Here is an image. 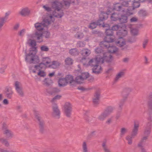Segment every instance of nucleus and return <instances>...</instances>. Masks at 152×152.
Masks as SVG:
<instances>
[{"mask_svg":"<svg viewBox=\"0 0 152 152\" xmlns=\"http://www.w3.org/2000/svg\"><path fill=\"white\" fill-rule=\"evenodd\" d=\"M120 14L113 13L110 16L111 20L113 21L118 20Z\"/></svg>","mask_w":152,"mask_h":152,"instance_id":"nucleus-21","label":"nucleus"},{"mask_svg":"<svg viewBox=\"0 0 152 152\" xmlns=\"http://www.w3.org/2000/svg\"><path fill=\"white\" fill-rule=\"evenodd\" d=\"M120 28V26L118 25H114L112 26L111 28L113 31H117Z\"/></svg>","mask_w":152,"mask_h":152,"instance_id":"nucleus-51","label":"nucleus"},{"mask_svg":"<svg viewBox=\"0 0 152 152\" xmlns=\"http://www.w3.org/2000/svg\"><path fill=\"white\" fill-rule=\"evenodd\" d=\"M126 139L128 141V143L129 144H131L132 143V141L130 139V138L129 137H127L126 138Z\"/></svg>","mask_w":152,"mask_h":152,"instance_id":"nucleus-64","label":"nucleus"},{"mask_svg":"<svg viewBox=\"0 0 152 152\" xmlns=\"http://www.w3.org/2000/svg\"><path fill=\"white\" fill-rule=\"evenodd\" d=\"M85 77V81L91 82L93 81L94 78L93 77Z\"/></svg>","mask_w":152,"mask_h":152,"instance_id":"nucleus-47","label":"nucleus"},{"mask_svg":"<svg viewBox=\"0 0 152 152\" xmlns=\"http://www.w3.org/2000/svg\"><path fill=\"white\" fill-rule=\"evenodd\" d=\"M41 80L44 82L45 84L48 85L52 83L50 77H41Z\"/></svg>","mask_w":152,"mask_h":152,"instance_id":"nucleus-19","label":"nucleus"},{"mask_svg":"<svg viewBox=\"0 0 152 152\" xmlns=\"http://www.w3.org/2000/svg\"><path fill=\"white\" fill-rule=\"evenodd\" d=\"M109 43L104 40L103 41H102L100 42V47L102 48H109V47H110V45Z\"/></svg>","mask_w":152,"mask_h":152,"instance_id":"nucleus-24","label":"nucleus"},{"mask_svg":"<svg viewBox=\"0 0 152 152\" xmlns=\"http://www.w3.org/2000/svg\"><path fill=\"white\" fill-rule=\"evenodd\" d=\"M46 66L42 65H40V63L38 65H35L34 67L38 71L37 73V75L39 76H46V74L44 71L41 70L43 67H45Z\"/></svg>","mask_w":152,"mask_h":152,"instance_id":"nucleus-11","label":"nucleus"},{"mask_svg":"<svg viewBox=\"0 0 152 152\" xmlns=\"http://www.w3.org/2000/svg\"><path fill=\"white\" fill-rule=\"evenodd\" d=\"M3 102L4 104L5 105H7L9 104V101L8 100L5 99L3 100Z\"/></svg>","mask_w":152,"mask_h":152,"instance_id":"nucleus-58","label":"nucleus"},{"mask_svg":"<svg viewBox=\"0 0 152 152\" xmlns=\"http://www.w3.org/2000/svg\"><path fill=\"white\" fill-rule=\"evenodd\" d=\"M73 60L70 58L68 57L66 58L65 60V64L67 65H71L73 64Z\"/></svg>","mask_w":152,"mask_h":152,"instance_id":"nucleus-30","label":"nucleus"},{"mask_svg":"<svg viewBox=\"0 0 152 152\" xmlns=\"http://www.w3.org/2000/svg\"><path fill=\"white\" fill-rule=\"evenodd\" d=\"M107 115L105 113H103L101 114L99 116V119L100 120H104L107 116Z\"/></svg>","mask_w":152,"mask_h":152,"instance_id":"nucleus-49","label":"nucleus"},{"mask_svg":"<svg viewBox=\"0 0 152 152\" xmlns=\"http://www.w3.org/2000/svg\"><path fill=\"white\" fill-rule=\"evenodd\" d=\"M102 47L97 48L95 50L96 53L98 54L102 53L104 54V50Z\"/></svg>","mask_w":152,"mask_h":152,"instance_id":"nucleus-38","label":"nucleus"},{"mask_svg":"<svg viewBox=\"0 0 152 152\" xmlns=\"http://www.w3.org/2000/svg\"><path fill=\"white\" fill-rule=\"evenodd\" d=\"M100 93L99 91H96L95 92L94 98L93 99V102L95 104L98 103L100 98Z\"/></svg>","mask_w":152,"mask_h":152,"instance_id":"nucleus-17","label":"nucleus"},{"mask_svg":"<svg viewBox=\"0 0 152 152\" xmlns=\"http://www.w3.org/2000/svg\"><path fill=\"white\" fill-rule=\"evenodd\" d=\"M137 18L134 17H132L130 20V21L131 23L137 22Z\"/></svg>","mask_w":152,"mask_h":152,"instance_id":"nucleus-57","label":"nucleus"},{"mask_svg":"<svg viewBox=\"0 0 152 152\" xmlns=\"http://www.w3.org/2000/svg\"><path fill=\"white\" fill-rule=\"evenodd\" d=\"M49 66L53 69H56L58 66V63L56 61H53L49 65Z\"/></svg>","mask_w":152,"mask_h":152,"instance_id":"nucleus-34","label":"nucleus"},{"mask_svg":"<svg viewBox=\"0 0 152 152\" xmlns=\"http://www.w3.org/2000/svg\"><path fill=\"white\" fill-rule=\"evenodd\" d=\"M9 15V14L7 12L6 13L5 16L2 17H0V19L1 20L4 21L5 22V20H7L8 19V16Z\"/></svg>","mask_w":152,"mask_h":152,"instance_id":"nucleus-50","label":"nucleus"},{"mask_svg":"<svg viewBox=\"0 0 152 152\" xmlns=\"http://www.w3.org/2000/svg\"><path fill=\"white\" fill-rule=\"evenodd\" d=\"M52 115L55 118H58L60 115V112L56 105H55L53 107V111Z\"/></svg>","mask_w":152,"mask_h":152,"instance_id":"nucleus-12","label":"nucleus"},{"mask_svg":"<svg viewBox=\"0 0 152 152\" xmlns=\"http://www.w3.org/2000/svg\"><path fill=\"white\" fill-rule=\"evenodd\" d=\"M124 75V72L122 71L119 72L116 76H122Z\"/></svg>","mask_w":152,"mask_h":152,"instance_id":"nucleus-62","label":"nucleus"},{"mask_svg":"<svg viewBox=\"0 0 152 152\" xmlns=\"http://www.w3.org/2000/svg\"><path fill=\"white\" fill-rule=\"evenodd\" d=\"M1 66L0 68V73H3L5 72V70L6 69L7 65L6 64H1Z\"/></svg>","mask_w":152,"mask_h":152,"instance_id":"nucleus-37","label":"nucleus"},{"mask_svg":"<svg viewBox=\"0 0 152 152\" xmlns=\"http://www.w3.org/2000/svg\"><path fill=\"white\" fill-rule=\"evenodd\" d=\"M0 141L2 142L6 146H8L9 145V143L8 142L4 139H1L0 140Z\"/></svg>","mask_w":152,"mask_h":152,"instance_id":"nucleus-52","label":"nucleus"},{"mask_svg":"<svg viewBox=\"0 0 152 152\" xmlns=\"http://www.w3.org/2000/svg\"><path fill=\"white\" fill-rule=\"evenodd\" d=\"M15 90L18 94L20 96H23L24 95V92L20 83L18 81H16L15 83Z\"/></svg>","mask_w":152,"mask_h":152,"instance_id":"nucleus-9","label":"nucleus"},{"mask_svg":"<svg viewBox=\"0 0 152 152\" xmlns=\"http://www.w3.org/2000/svg\"><path fill=\"white\" fill-rule=\"evenodd\" d=\"M4 134H6L7 137L12 136V132L8 129H5L4 130Z\"/></svg>","mask_w":152,"mask_h":152,"instance_id":"nucleus-35","label":"nucleus"},{"mask_svg":"<svg viewBox=\"0 0 152 152\" xmlns=\"http://www.w3.org/2000/svg\"><path fill=\"white\" fill-rule=\"evenodd\" d=\"M41 51L47 52L49 51V48L48 46L45 45H42L40 48Z\"/></svg>","mask_w":152,"mask_h":152,"instance_id":"nucleus-45","label":"nucleus"},{"mask_svg":"<svg viewBox=\"0 0 152 152\" xmlns=\"http://www.w3.org/2000/svg\"><path fill=\"white\" fill-rule=\"evenodd\" d=\"M115 43L117 46L121 47V50H127L128 48V46L126 45L125 46H124L126 45V42L123 40V39H120L115 41Z\"/></svg>","mask_w":152,"mask_h":152,"instance_id":"nucleus-10","label":"nucleus"},{"mask_svg":"<svg viewBox=\"0 0 152 152\" xmlns=\"http://www.w3.org/2000/svg\"><path fill=\"white\" fill-rule=\"evenodd\" d=\"M42 23L43 24V26L45 27L47 26L50 24V22L48 19H44L43 20Z\"/></svg>","mask_w":152,"mask_h":152,"instance_id":"nucleus-39","label":"nucleus"},{"mask_svg":"<svg viewBox=\"0 0 152 152\" xmlns=\"http://www.w3.org/2000/svg\"><path fill=\"white\" fill-rule=\"evenodd\" d=\"M124 28L121 27V29L119 30L117 32V34L121 36L119 37V39H122L123 37L125 36L127 34L128 32L126 30V27L125 25H124Z\"/></svg>","mask_w":152,"mask_h":152,"instance_id":"nucleus-13","label":"nucleus"},{"mask_svg":"<svg viewBox=\"0 0 152 152\" xmlns=\"http://www.w3.org/2000/svg\"><path fill=\"white\" fill-rule=\"evenodd\" d=\"M83 34L82 32H77L75 35V37H77L78 39H80L84 37Z\"/></svg>","mask_w":152,"mask_h":152,"instance_id":"nucleus-40","label":"nucleus"},{"mask_svg":"<svg viewBox=\"0 0 152 152\" xmlns=\"http://www.w3.org/2000/svg\"><path fill=\"white\" fill-rule=\"evenodd\" d=\"M64 4L66 6H70V3L67 1H64Z\"/></svg>","mask_w":152,"mask_h":152,"instance_id":"nucleus-60","label":"nucleus"},{"mask_svg":"<svg viewBox=\"0 0 152 152\" xmlns=\"http://www.w3.org/2000/svg\"><path fill=\"white\" fill-rule=\"evenodd\" d=\"M131 32L132 34L134 36H137L138 34V30L135 28L131 29Z\"/></svg>","mask_w":152,"mask_h":152,"instance_id":"nucleus-42","label":"nucleus"},{"mask_svg":"<svg viewBox=\"0 0 152 152\" xmlns=\"http://www.w3.org/2000/svg\"><path fill=\"white\" fill-rule=\"evenodd\" d=\"M43 34V36L45 37L46 38H49L50 37V33L48 31H45Z\"/></svg>","mask_w":152,"mask_h":152,"instance_id":"nucleus-43","label":"nucleus"},{"mask_svg":"<svg viewBox=\"0 0 152 152\" xmlns=\"http://www.w3.org/2000/svg\"><path fill=\"white\" fill-rule=\"evenodd\" d=\"M63 109L65 115L67 117L71 116L72 110V104L69 102H65L63 105Z\"/></svg>","mask_w":152,"mask_h":152,"instance_id":"nucleus-5","label":"nucleus"},{"mask_svg":"<svg viewBox=\"0 0 152 152\" xmlns=\"http://www.w3.org/2000/svg\"><path fill=\"white\" fill-rule=\"evenodd\" d=\"M30 42L29 43V45L31 47H36L37 45L36 42L35 40L34 39H29Z\"/></svg>","mask_w":152,"mask_h":152,"instance_id":"nucleus-36","label":"nucleus"},{"mask_svg":"<svg viewBox=\"0 0 152 152\" xmlns=\"http://www.w3.org/2000/svg\"><path fill=\"white\" fill-rule=\"evenodd\" d=\"M85 44L83 42L79 41L77 43V45L79 47H83L85 46Z\"/></svg>","mask_w":152,"mask_h":152,"instance_id":"nucleus-54","label":"nucleus"},{"mask_svg":"<svg viewBox=\"0 0 152 152\" xmlns=\"http://www.w3.org/2000/svg\"><path fill=\"white\" fill-rule=\"evenodd\" d=\"M133 2L132 6L134 9L136 8L139 7L140 4L139 2L138 1H135L134 0L132 1Z\"/></svg>","mask_w":152,"mask_h":152,"instance_id":"nucleus-31","label":"nucleus"},{"mask_svg":"<svg viewBox=\"0 0 152 152\" xmlns=\"http://www.w3.org/2000/svg\"><path fill=\"white\" fill-rule=\"evenodd\" d=\"M58 0H53L51 2L52 7L54 9L53 11L52 15L54 17L61 18L64 14L63 10H61L63 5L62 3L58 1Z\"/></svg>","mask_w":152,"mask_h":152,"instance_id":"nucleus-3","label":"nucleus"},{"mask_svg":"<svg viewBox=\"0 0 152 152\" xmlns=\"http://www.w3.org/2000/svg\"><path fill=\"white\" fill-rule=\"evenodd\" d=\"M126 131V129L124 128H122L121 129V132L122 134H124Z\"/></svg>","mask_w":152,"mask_h":152,"instance_id":"nucleus-63","label":"nucleus"},{"mask_svg":"<svg viewBox=\"0 0 152 152\" xmlns=\"http://www.w3.org/2000/svg\"><path fill=\"white\" fill-rule=\"evenodd\" d=\"M43 7L45 10L48 12H50L51 11V8L50 7H46L45 5H44Z\"/></svg>","mask_w":152,"mask_h":152,"instance_id":"nucleus-56","label":"nucleus"},{"mask_svg":"<svg viewBox=\"0 0 152 152\" xmlns=\"http://www.w3.org/2000/svg\"><path fill=\"white\" fill-rule=\"evenodd\" d=\"M104 21L102 18H101L99 16V19L96 21L90 23L88 27L91 29H93L95 28L97 26H100L102 25V23H103V24L102 25L103 27H108L109 26V25L108 24H104Z\"/></svg>","mask_w":152,"mask_h":152,"instance_id":"nucleus-6","label":"nucleus"},{"mask_svg":"<svg viewBox=\"0 0 152 152\" xmlns=\"http://www.w3.org/2000/svg\"><path fill=\"white\" fill-rule=\"evenodd\" d=\"M19 26V24L18 23L16 24L13 27V29L15 30H17L18 29Z\"/></svg>","mask_w":152,"mask_h":152,"instance_id":"nucleus-61","label":"nucleus"},{"mask_svg":"<svg viewBox=\"0 0 152 152\" xmlns=\"http://www.w3.org/2000/svg\"><path fill=\"white\" fill-rule=\"evenodd\" d=\"M89 51L88 49H84L81 51V54L83 56H87L89 55Z\"/></svg>","mask_w":152,"mask_h":152,"instance_id":"nucleus-33","label":"nucleus"},{"mask_svg":"<svg viewBox=\"0 0 152 152\" xmlns=\"http://www.w3.org/2000/svg\"><path fill=\"white\" fill-rule=\"evenodd\" d=\"M29 52L27 53L26 51L25 52V61L29 62L30 64H36L39 62V57L36 55L37 51V47H31L29 49Z\"/></svg>","mask_w":152,"mask_h":152,"instance_id":"nucleus-1","label":"nucleus"},{"mask_svg":"<svg viewBox=\"0 0 152 152\" xmlns=\"http://www.w3.org/2000/svg\"><path fill=\"white\" fill-rule=\"evenodd\" d=\"M149 40L148 39H144L142 41V47L144 48H145L147 45L148 42Z\"/></svg>","mask_w":152,"mask_h":152,"instance_id":"nucleus-46","label":"nucleus"},{"mask_svg":"<svg viewBox=\"0 0 152 152\" xmlns=\"http://www.w3.org/2000/svg\"><path fill=\"white\" fill-rule=\"evenodd\" d=\"M102 146L104 152H110L109 149L107 148L105 143H103L102 144Z\"/></svg>","mask_w":152,"mask_h":152,"instance_id":"nucleus-48","label":"nucleus"},{"mask_svg":"<svg viewBox=\"0 0 152 152\" xmlns=\"http://www.w3.org/2000/svg\"><path fill=\"white\" fill-rule=\"evenodd\" d=\"M101 64L104 63V60L102 57L99 56H97L94 58L91 59L88 62L89 65L91 67H93L92 68V72L96 74H98L100 73L102 69V68L99 66V63Z\"/></svg>","mask_w":152,"mask_h":152,"instance_id":"nucleus-2","label":"nucleus"},{"mask_svg":"<svg viewBox=\"0 0 152 152\" xmlns=\"http://www.w3.org/2000/svg\"><path fill=\"white\" fill-rule=\"evenodd\" d=\"M138 16L140 18L143 19L145 18L148 15V12L145 10L141 9L137 13Z\"/></svg>","mask_w":152,"mask_h":152,"instance_id":"nucleus-18","label":"nucleus"},{"mask_svg":"<svg viewBox=\"0 0 152 152\" xmlns=\"http://www.w3.org/2000/svg\"><path fill=\"white\" fill-rule=\"evenodd\" d=\"M83 148L84 152H88L87 144L85 142H83Z\"/></svg>","mask_w":152,"mask_h":152,"instance_id":"nucleus-53","label":"nucleus"},{"mask_svg":"<svg viewBox=\"0 0 152 152\" xmlns=\"http://www.w3.org/2000/svg\"><path fill=\"white\" fill-rule=\"evenodd\" d=\"M109 51L111 53H114L118 51V48L116 47L112 46L109 47Z\"/></svg>","mask_w":152,"mask_h":152,"instance_id":"nucleus-32","label":"nucleus"},{"mask_svg":"<svg viewBox=\"0 0 152 152\" xmlns=\"http://www.w3.org/2000/svg\"><path fill=\"white\" fill-rule=\"evenodd\" d=\"M30 11L27 8H25L23 10L20 12V14L21 15L23 16H26L28 15L29 14Z\"/></svg>","mask_w":152,"mask_h":152,"instance_id":"nucleus-26","label":"nucleus"},{"mask_svg":"<svg viewBox=\"0 0 152 152\" xmlns=\"http://www.w3.org/2000/svg\"><path fill=\"white\" fill-rule=\"evenodd\" d=\"M34 35V37L35 39L37 40V42L40 43L43 42L42 33L40 31H36Z\"/></svg>","mask_w":152,"mask_h":152,"instance_id":"nucleus-16","label":"nucleus"},{"mask_svg":"<svg viewBox=\"0 0 152 152\" xmlns=\"http://www.w3.org/2000/svg\"><path fill=\"white\" fill-rule=\"evenodd\" d=\"M25 31L26 30L24 29H22L19 32V35L20 37H23L25 34Z\"/></svg>","mask_w":152,"mask_h":152,"instance_id":"nucleus-55","label":"nucleus"},{"mask_svg":"<svg viewBox=\"0 0 152 152\" xmlns=\"http://www.w3.org/2000/svg\"><path fill=\"white\" fill-rule=\"evenodd\" d=\"M129 60V58H123L122 60V61L124 63H127L128 62Z\"/></svg>","mask_w":152,"mask_h":152,"instance_id":"nucleus-59","label":"nucleus"},{"mask_svg":"<svg viewBox=\"0 0 152 152\" xmlns=\"http://www.w3.org/2000/svg\"><path fill=\"white\" fill-rule=\"evenodd\" d=\"M34 26L36 29L38 30L37 31H39L43 30L44 27L42 23H36L34 24Z\"/></svg>","mask_w":152,"mask_h":152,"instance_id":"nucleus-23","label":"nucleus"},{"mask_svg":"<svg viewBox=\"0 0 152 152\" xmlns=\"http://www.w3.org/2000/svg\"><path fill=\"white\" fill-rule=\"evenodd\" d=\"M102 58H103L104 61L105 60L107 62H110L112 61L113 56L110 54L108 56H104Z\"/></svg>","mask_w":152,"mask_h":152,"instance_id":"nucleus-28","label":"nucleus"},{"mask_svg":"<svg viewBox=\"0 0 152 152\" xmlns=\"http://www.w3.org/2000/svg\"><path fill=\"white\" fill-rule=\"evenodd\" d=\"M112 36L106 35V36L104 39V40L109 43L113 42H114V39L112 37Z\"/></svg>","mask_w":152,"mask_h":152,"instance_id":"nucleus-27","label":"nucleus"},{"mask_svg":"<svg viewBox=\"0 0 152 152\" xmlns=\"http://www.w3.org/2000/svg\"><path fill=\"white\" fill-rule=\"evenodd\" d=\"M113 10V8L109 7L107 9L106 13L102 12L99 15L101 18H102L104 20L107 19L108 15H111V14L113 13L112 12Z\"/></svg>","mask_w":152,"mask_h":152,"instance_id":"nucleus-8","label":"nucleus"},{"mask_svg":"<svg viewBox=\"0 0 152 152\" xmlns=\"http://www.w3.org/2000/svg\"><path fill=\"white\" fill-rule=\"evenodd\" d=\"M69 53L71 55L76 56L79 55V52L76 48H72L69 50Z\"/></svg>","mask_w":152,"mask_h":152,"instance_id":"nucleus-22","label":"nucleus"},{"mask_svg":"<svg viewBox=\"0 0 152 152\" xmlns=\"http://www.w3.org/2000/svg\"><path fill=\"white\" fill-rule=\"evenodd\" d=\"M73 80L72 85H73L75 83H81L85 81V77H72Z\"/></svg>","mask_w":152,"mask_h":152,"instance_id":"nucleus-14","label":"nucleus"},{"mask_svg":"<svg viewBox=\"0 0 152 152\" xmlns=\"http://www.w3.org/2000/svg\"><path fill=\"white\" fill-rule=\"evenodd\" d=\"M113 9L114 10L118 11L122 10V12L123 10H124L123 9L121 4L119 3H117L113 5Z\"/></svg>","mask_w":152,"mask_h":152,"instance_id":"nucleus-20","label":"nucleus"},{"mask_svg":"<svg viewBox=\"0 0 152 152\" xmlns=\"http://www.w3.org/2000/svg\"><path fill=\"white\" fill-rule=\"evenodd\" d=\"M123 13L120 14L119 21L121 23H126L128 21V17L133 14L130 10L127 9L126 10H123Z\"/></svg>","mask_w":152,"mask_h":152,"instance_id":"nucleus-4","label":"nucleus"},{"mask_svg":"<svg viewBox=\"0 0 152 152\" xmlns=\"http://www.w3.org/2000/svg\"><path fill=\"white\" fill-rule=\"evenodd\" d=\"M136 41V38L134 37H130L127 40V42L131 43L134 42Z\"/></svg>","mask_w":152,"mask_h":152,"instance_id":"nucleus-41","label":"nucleus"},{"mask_svg":"<svg viewBox=\"0 0 152 152\" xmlns=\"http://www.w3.org/2000/svg\"><path fill=\"white\" fill-rule=\"evenodd\" d=\"M72 77H61L59 79L58 83L59 86L60 87H62L65 86L67 83H69L72 84Z\"/></svg>","mask_w":152,"mask_h":152,"instance_id":"nucleus-7","label":"nucleus"},{"mask_svg":"<svg viewBox=\"0 0 152 152\" xmlns=\"http://www.w3.org/2000/svg\"><path fill=\"white\" fill-rule=\"evenodd\" d=\"M122 1H123L121 4L122 6L128 7L129 6V2L126 0H123Z\"/></svg>","mask_w":152,"mask_h":152,"instance_id":"nucleus-44","label":"nucleus"},{"mask_svg":"<svg viewBox=\"0 0 152 152\" xmlns=\"http://www.w3.org/2000/svg\"><path fill=\"white\" fill-rule=\"evenodd\" d=\"M78 67L80 69L75 71V76H90L89 73L88 72H82V71L80 69V65H78Z\"/></svg>","mask_w":152,"mask_h":152,"instance_id":"nucleus-15","label":"nucleus"},{"mask_svg":"<svg viewBox=\"0 0 152 152\" xmlns=\"http://www.w3.org/2000/svg\"><path fill=\"white\" fill-rule=\"evenodd\" d=\"M105 34L106 35L109 36H113V31L111 28H106L105 29Z\"/></svg>","mask_w":152,"mask_h":152,"instance_id":"nucleus-29","label":"nucleus"},{"mask_svg":"<svg viewBox=\"0 0 152 152\" xmlns=\"http://www.w3.org/2000/svg\"><path fill=\"white\" fill-rule=\"evenodd\" d=\"M50 63V60L49 58L46 57L43 58L42 62L40 63V65H43L46 66L48 64Z\"/></svg>","mask_w":152,"mask_h":152,"instance_id":"nucleus-25","label":"nucleus"}]
</instances>
